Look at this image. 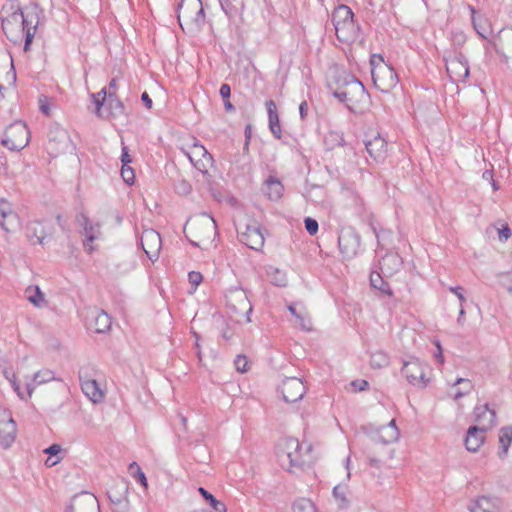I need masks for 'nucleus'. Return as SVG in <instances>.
Listing matches in <instances>:
<instances>
[{"mask_svg": "<svg viewBox=\"0 0 512 512\" xmlns=\"http://www.w3.org/2000/svg\"><path fill=\"white\" fill-rule=\"evenodd\" d=\"M141 245L147 257L151 261L158 259L162 247L160 234L153 229H146L141 235Z\"/></svg>", "mask_w": 512, "mask_h": 512, "instance_id": "nucleus-21", "label": "nucleus"}, {"mask_svg": "<svg viewBox=\"0 0 512 512\" xmlns=\"http://www.w3.org/2000/svg\"><path fill=\"white\" fill-rule=\"evenodd\" d=\"M2 29L11 41L25 37V48L31 43L36 25L29 15H24L19 6L11 4L3 8Z\"/></svg>", "mask_w": 512, "mask_h": 512, "instance_id": "nucleus-2", "label": "nucleus"}, {"mask_svg": "<svg viewBox=\"0 0 512 512\" xmlns=\"http://www.w3.org/2000/svg\"><path fill=\"white\" fill-rule=\"evenodd\" d=\"M239 240L253 250H261L264 246V235L257 224L246 225L244 230L238 229Z\"/></svg>", "mask_w": 512, "mask_h": 512, "instance_id": "nucleus-19", "label": "nucleus"}, {"mask_svg": "<svg viewBox=\"0 0 512 512\" xmlns=\"http://www.w3.org/2000/svg\"><path fill=\"white\" fill-rule=\"evenodd\" d=\"M67 512H99V503L93 494L82 492L72 498Z\"/></svg>", "mask_w": 512, "mask_h": 512, "instance_id": "nucleus-22", "label": "nucleus"}, {"mask_svg": "<svg viewBox=\"0 0 512 512\" xmlns=\"http://www.w3.org/2000/svg\"><path fill=\"white\" fill-rule=\"evenodd\" d=\"M121 176L124 182H126L127 184L132 185L134 183L135 173L134 170L129 165L122 166Z\"/></svg>", "mask_w": 512, "mask_h": 512, "instance_id": "nucleus-50", "label": "nucleus"}, {"mask_svg": "<svg viewBox=\"0 0 512 512\" xmlns=\"http://www.w3.org/2000/svg\"><path fill=\"white\" fill-rule=\"evenodd\" d=\"M85 319L87 328L96 333H104L111 327L110 316L96 307L87 310Z\"/></svg>", "mask_w": 512, "mask_h": 512, "instance_id": "nucleus-18", "label": "nucleus"}, {"mask_svg": "<svg viewBox=\"0 0 512 512\" xmlns=\"http://www.w3.org/2000/svg\"><path fill=\"white\" fill-rule=\"evenodd\" d=\"M0 226L7 233L16 231L20 226L19 216L3 198H0Z\"/></svg>", "mask_w": 512, "mask_h": 512, "instance_id": "nucleus-23", "label": "nucleus"}, {"mask_svg": "<svg viewBox=\"0 0 512 512\" xmlns=\"http://www.w3.org/2000/svg\"><path fill=\"white\" fill-rule=\"evenodd\" d=\"M337 39L344 43L353 42L359 32V26L354 21L352 10L344 5H338L331 16Z\"/></svg>", "mask_w": 512, "mask_h": 512, "instance_id": "nucleus-5", "label": "nucleus"}, {"mask_svg": "<svg viewBox=\"0 0 512 512\" xmlns=\"http://www.w3.org/2000/svg\"><path fill=\"white\" fill-rule=\"evenodd\" d=\"M60 461H61V457L49 455V457L45 461V465L47 467H53L56 464H58Z\"/></svg>", "mask_w": 512, "mask_h": 512, "instance_id": "nucleus-62", "label": "nucleus"}, {"mask_svg": "<svg viewBox=\"0 0 512 512\" xmlns=\"http://www.w3.org/2000/svg\"><path fill=\"white\" fill-rule=\"evenodd\" d=\"M55 380L54 372L49 369H43L34 374L31 380L26 381V399L31 398L37 386Z\"/></svg>", "mask_w": 512, "mask_h": 512, "instance_id": "nucleus-28", "label": "nucleus"}, {"mask_svg": "<svg viewBox=\"0 0 512 512\" xmlns=\"http://www.w3.org/2000/svg\"><path fill=\"white\" fill-rule=\"evenodd\" d=\"M469 512H502L503 504L497 497L481 495L468 505Z\"/></svg>", "mask_w": 512, "mask_h": 512, "instance_id": "nucleus-24", "label": "nucleus"}, {"mask_svg": "<svg viewBox=\"0 0 512 512\" xmlns=\"http://www.w3.org/2000/svg\"><path fill=\"white\" fill-rule=\"evenodd\" d=\"M39 108L41 112L45 115H50L51 113V102L49 98L42 96L39 98Z\"/></svg>", "mask_w": 512, "mask_h": 512, "instance_id": "nucleus-54", "label": "nucleus"}, {"mask_svg": "<svg viewBox=\"0 0 512 512\" xmlns=\"http://www.w3.org/2000/svg\"><path fill=\"white\" fill-rule=\"evenodd\" d=\"M184 153L193 166L202 173L204 177H207L208 170L212 166L213 159L206 148L198 141H195L189 150H184Z\"/></svg>", "mask_w": 512, "mask_h": 512, "instance_id": "nucleus-12", "label": "nucleus"}, {"mask_svg": "<svg viewBox=\"0 0 512 512\" xmlns=\"http://www.w3.org/2000/svg\"><path fill=\"white\" fill-rule=\"evenodd\" d=\"M294 512H317L314 503L306 498H300L293 505Z\"/></svg>", "mask_w": 512, "mask_h": 512, "instance_id": "nucleus-46", "label": "nucleus"}, {"mask_svg": "<svg viewBox=\"0 0 512 512\" xmlns=\"http://www.w3.org/2000/svg\"><path fill=\"white\" fill-rule=\"evenodd\" d=\"M115 490L109 492V498L113 503L119 504L127 497L128 484L121 481L115 485Z\"/></svg>", "mask_w": 512, "mask_h": 512, "instance_id": "nucleus-40", "label": "nucleus"}, {"mask_svg": "<svg viewBox=\"0 0 512 512\" xmlns=\"http://www.w3.org/2000/svg\"><path fill=\"white\" fill-rule=\"evenodd\" d=\"M16 424L11 412L0 406V445L7 449L15 440Z\"/></svg>", "mask_w": 512, "mask_h": 512, "instance_id": "nucleus-15", "label": "nucleus"}, {"mask_svg": "<svg viewBox=\"0 0 512 512\" xmlns=\"http://www.w3.org/2000/svg\"><path fill=\"white\" fill-rule=\"evenodd\" d=\"M25 298L36 308H44L48 302L45 294L37 285H30L24 291Z\"/></svg>", "mask_w": 512, "mask_h": 512, "instance_id": "nucleus-32", "label": "nucleus"}, {"mask_svg": "<svg viewBox=\"0 0 512 512\" xmlns=\"http://www.w3.org/2000/svg\"><path fill=\"white\" fill-rule=\"evenodd\" d=\"M178 21L182 28L184 25L201 27L205 22L201 0H182L179 4Z\"/></svg>", "mask_w": 512, "mask_h": 512, "instance_id": "nucleus-8", "label": "nucleus"}, {"mask_svg": "<svg viewBox=\"0 0 512 512\" xmlns=\"http://www.w3.org/2000/svg\"><path fill=\"white\" fill-rule=\"evenodd\" d=\"M236 370L243 373L247 371L248 360L244 355H238L234 361Z\"/></svg>", "mask_w": 512, "mask_h": 512, "instance_id": "nucleus-51", "label": "nucleus"}, {"mask_svg": "<svg viewBox=\"0 0 512 512\" xmlns=\"http://www.w3.org/2000/svg\"><path fill=\"white\" fill-rule=\"evenodd\" d=\"M107 95H108V92L106 91V88H103L97 94L91 95L92 101L96 105V114L98 116H101V113H100L101 107L103 106Z\"/></svg>", "mask_w": 512, "mask_h": 512, "instance_id": "nucleus-48", "label": "nucleus"}, {"mask_svg": "<svg viewBox=\"0 0 512 512\" xmlns=\"http://www.w3.org/2000/svg\"><path fill=\"white\" fill-rule=\"evenodd\" d=\"M372 80L374 85L382 92H389L398 83V76L394 69L386 64L381 56L371 59Z\"/></svg>", "mask_w": 512, "mask_h": 512, "instance_id": "nucleus-6", "label": "nucleus"}, {"mask_svg": "<svg viewBox=\"0 0 512 512\" xmlns=\"http://www.w3.org/2000/svg\"><path fill=\"white\" fill-rule=\"evenodd\" d=\"M266 274L270 282L276 286L284 287L287 285L286 273L275 266H268Z\"/></svg>", "mask_w": 512, "mask_h": 512, "instance_id": "nucleus-37", "label": "nucleus"}, {"mask_svg": "<svg viewBox=\"0 0 512 512\" xmlns=\"http://www.w3.org/2000/svg\"><path fill=\"white\" fill-rule=\"evenodd\" d=\"M227 305L237 315L245 314L246 322H251L252 305L242 288L231 289L226 295Z\"/></svg>", "mask_w": 512, "mask_h": 512, "instance_id": "nucleus-13", "label": "nucleus"}, {"mask_svg": "<svg viewBox=\"0 0 512 512\" xmlns=\"http://www.w3.org/2000/svg\"><path fill=\"white\" fill-rule=\"evenodd\" d=\"M141 100L143 101L144 105L150 109L152 107V100L149 97L147 92L142 93Z\"/></svg>", "mask_w": 512, "mask_h": 512, "instance_id": "nucleus-63", "label": "nucleus"}, {"mask_svg": "<svg viewBox=\"0 0 512 512\" xmlns=\"http://www.w3.org/2000/svg\"><path fill=\"white\" fill-rule=\"evenodd\" d=\"M485 433L486 431L478 426L469 427L465 438L466 449L473 453L479 451L485 441Z\"/></svg>", "mask_w": 512, "mask_h": 512, "instance_id": "nucleus-27", "label": "nucleus"}, {"mask_svg": "<svg viewBox=\"0 0 512 512\" xmlns=\"http://www.w3.org/2000/svg\"><path fill=\"white\" fill-rule=\"evenodd\" d=\"M500 451L499 456L503 457L507 454L512 443V426L502 427L499 431Z\"/></svg>", "mask_w": 512, "mask_h": 512, "instance_id": "nucleus-36", "label": "nucleus"}, {"mask_svg": "<svg viewBox=\"0 0 512 512\" xmlns=\"http://www.w3.org/2000/svg\"><path fill=\"white\" fill-rule=\"evenodd\" d=\"M221 97L223 99H229L230 95H231V88L228 84L224 83L220 86V91H219Z\"/></svg>", "mask_w": 512, "mask_h": 512, "instance_id": "nucleus-61", "label": "nucleus"}, {"mask_svg": "<svg viewBox=\"0 0 512 512\" xmlns=\"http://www.w3.org/2000/svg\"><path fill=\"white\" fill-rule=\"evenodd\" d=\"M339 249L345 258H353L360 247V237L352 227L343 228L338 237Z\"/></svg>", "mask_w": 512, "mask_h": 512, "instance_id": "nucleus-14", "label": "nucleus"}, {"mask_svg": "<svg viewBox=\"0 0 512 512\" xmlns=\"http://www.w3.org/2000/svg\"><path fill=\"white\" fill-rule=\"evenodd\" d=\"M29 143V130L22 122H15L6 131L2 144L10 150H21Z\"/></svg>", "mask_w": 512, "mask_h": 512, "instance_id": "nucleus-10", "label": "nucleus"}, {"mask_svg": "<svg viewBox=\"0 0 512 512\" xmlns=\"http://www.w3.org/2000/svg\"><path fill=\"white\" fill-rule=\"evenodd\" d=\"M336 73L337 75L333 77L335 83L340 84L341 82L344 87L334 90V97L344 102L351 112H362V104H365L368 100L365 87L358 79L345 71H337Z\"/></svg>", "mask_w": 512, "mask_h": 512, "instance_id": "nucleus-3", "label": "nucleus"}, {"mask_svg": "<svg viewBox=\"0 0 512 512\" xmlns=\"http://www.w3.org/2000/svg\"><path fill=\"white\" fill-rule=\"evenodd\" d=\"M347 491L348 488L346 485L339 484L333 488V497L340 508L347 507L349 504L347 499Z\"/></svg>", "mask_w": 512, "mask_h": 512, "instance_id": "nucleus-42", "label": "nucleus"}, {"mask_svg": "<svg viewBox=\"0 0 512 512\" xmlns=\"http://www.w3.org/2000/svg\"><path fill=\"white\" fill-rule=\"evenodd\" d=\"M401 370L407 381L417 388H425L430 382V367L417 358L405 361Z\"/></svg>", "mask_w": 512, "mask_h": 512, "instance_id": "nucleus-7", "label": "nucleus"}, {"mask_svg": "<svg viewBox=\"0 0 512 512\" xmlns=\"http://www.w3.org/2000/svg\"><path fill=\"white\" fill-rule=\"evenodd\" d=\"M310 449V445L301 444L296 438H284L278 444L277 458L283 469L296 473L308 462Z\"/></svg>", "mask_w": 512, "mask_h": 512, "instance_id": "nucleus-4", "label": "nucleus"}, {"mask_svg": "<svg viewBox=\"0 0 512 512\" xmlns=\"http://www.w3.org/2000/svg\"><path fill=\"white\" fill-rule=\"evenodd\" d=\"M389 362V356L382 350H377L370 356V365L372 368H384L389 365Z\"/></svg>", "mask_w": 512, "mask_h": 512, "instance_id": "nucleus-41", "label": "nucleus"}, {"mask_svg": "<svg viewBox=\"0 0 512 512\" xmlns=\"http://www.w3.org/2000/svg\"><path fill=\"white\" fill-rule=\"evenodd\" d=\"M370 283L374 288L379 289L383 293L391 295V290H390L389 286L384 282L382 276L379 273H377V272L371 273Z\"/></svg>", "mask_w": 512, "mask_h": 512, "instance_id": "nucleus-47", "label": "nucleus"}, {"mask_svg": "<svg viewBox=\"0 0 512 512\" xmlns=\"http://www.w3.org/2000/svg\"><path fill=\"white\" fill-rule=\"evenodd\" d=\"M71 144L70 136L66 129L59 124H52L48 132L47 151L50 155L57 156L65 152Z\"/></svg>", "mask_w": 512, "mask_h": 512, "instance_id": "nucleus-11", "label": "nucleus"}, {"mask_svg": "<svg viewBox=\"0 0 512 512\" xmlns=\"http://www.w3.org/2000/svg\"><path fill=\"white\" fill-rule=\"evenodd\" d=\"M188 279H189L190 284H192L194 286V288H196L202 282L203 278H202V275L200 272L191 271L188 274Z\"/></svg>", "mask_w": 512, "mask_h": 512, "instance_id": "nucleus-57", "label": "nucleus"}, {"mask_svg": "<svg viewBox=\"0 0 512 512\" xmlns=\"http://www.w3.org/2000/svg\"><path fill=\"white\" fill-rule=\"evenodd\" d=\"M305 228L310 235H315L318 232V222L310 217H307L304 221Z\"/></svg>", "mask_w": 512, "mask_h": 512, "instance_id": "nucleus-52", "label": "nucleus"}, {"mask_svg": "<svg viewBox=\"0 0 512 512\" xmlns=\"http://www.w3.org/2000/svg\"><path fill=\"white\" fill-rule=\"evenodd\" d=\"M221 9L228 17H233L235 14V7L229 0H218Z\"/></svg>", "mask_w": 512, "mask_h": 512, "instance_id": "nucleus-53", "label": "nucleus"}, {"mask_svg": "<svg viewBox=\"0 0 512 512\" xmlns=\"http://www.w3.org/2000/svg\"><path fill=\"white\" fill-rule=\"evenodd\" d=\"M83 393L93 402L100 403L104 399V392L94 379H84L80 376Z\"/></svg>", "mask_w": 512, "mask_h": 512, "instance_id": "nucleus-30", "label": "nucleus"}, {"mask_svg": "<svg viewBox=\"0 0 512 512\" xmlns=\"http://www.w3.org/2000/svg\"><path fill=\"white\" fill-rule=\"evenodd\" d=\"M446 70L450 79L455 83L465 82L469 76L468 61L460 53L446 60Z\"/></svg>", "mask_w": 512, "mask_h": 512, "instance_id": "nucleus-16", "label": "nucleus"}, {"mask_svg": "<svg viewBox=\"0 0 512 512\" xmlns=\"http://www.w3.org/2000/svg\"><path fill=\"white\" fill-rule=\"evenodd\" d=\"M26 235L33 244H43L45 231L42 222H30L26 228Z\"/></svg>", "mask_w": 512, "mask_h": 512, "instance_id": "nucleus-33", "label": "nucleus"}, {"mask_svg": "<svg viewBox=\"0 0 512 512\" xmlns=\"http://www.w3.org/2000/svg\"><path fill=\"white\" fill-rule=\"evenodd\" d=\"M281 393L286 402L294 403L303 398L306 387L303 381L297 377H288L282 381Z\"/></svg>", "mask_w": 512, "mask_h": 512, "instance_id": "nucleus-17", "label": "nucleus"}, {"mask_svg": "<svg viewBox=\"0 0 512 512\" xmlns=\"http://www.w3.org/2000/svg\"><path fill=\"white\" fill-rule=\"evenodd\" d=\"M492 228H495L497 230L498 239L500 242L504 243L506 242L511 236L512 231L508 224H501L500 227H496L495 225L491 226Z\"/></svg>", "mask_w": 512, "mask_h": 512, "instance_id": "nucleus-49", "label": "nucleus"}, {"mask_svg": "<svg viewBox=\"0 0 512 512\" xmlns=\"http://www.w3.org/2000/svg\"><path fill=\"white\" fill-rule=\"evenodd\" d=\"M399 436L400 432L394 419L387 425L381 426L372 435V443L365 448V454L371 467L377 469L386 467L387 461L394 457V449L387 445L396 442Z\"/></svg>", "mask_w": 512, "mask_h": 512, "instance_id": "nucleus-1", "label": "nucleus"}, {"mask_svg": "<svg viewBox=\"0 0 512 512\" xmlns=\"http://www.w3.org/2000/svg\"><path fill=\"white\" fill-rule=\"evenodd\" d=\"M352 200L354 202V211H353V213L355 215H358V216L362 215L363 212H364L363 200L359 196H357V195H353Z\"/></svg>", "mask_w": 512, "mask_h": 512, "instance_id": "nucleus-55", "label": "nucleus"}, {"mask_svg": "<svg viewBox=\"0 0 512 512\" xmlns=\"http://www.w3.org/2000/svg\"><path fill=\"white\" fill-rule=\"evenodd\" d=\"M449 291L451 293H453L454 295H456V297L459 299V302H460V306H462L464 304V302L466 301V298L464 296V290L461 286H451L449 287Z\"/></svg>", "mask_w": 512, "mask_h": 512, "instance_id": "nucleus-56", "label": "nucleus"}, {"mask_svg": "<svg viewBox=\"0 0 512 512\" xmlns=\"http://www.w3.org/2000/svg\"><path fill=\"white\" fill-rule=\"evenodd\" d=\"M474 414L480 429L487 431L494 426L496 413L494 410L490 409L487 404L476 406Z\"/></svg>", "mask_w": 512, "mask_h": 512, "instance_id": "nucleus-26", "label": "nucleus"}, {"mask_svg": "<svg viewBox=\"0 0 512 512\" xmlns=\"http://www.w3.org/2000/svg\"><path fill=\"white\" fill-rule=\"evenodd\" d=\"M288 310L295 317V325L303 330L311 329V321L304 311H297L294 305H289Z\"/></svg>", "mask_w": 512, "mask_h": 512, "instance_id": "nucleus-38", "label": "nucleus"}, {"mask_svg": "<svg viewBox=\"0 0 512 512\" xmlns=\"http://www.w3.org/2000/svg\"><path fill=\"white\" fill-rule=\"evenodd\" d=\"M121 162L122 166L129 165L132 162L131 156L126 146H122Z\"/></svg>", "mask_w": 512, "mask_h": 512, "instance_id": "nucleus-59", "label": "nucleus"}, {"mask_svg": "<svg viewBox=\"0 0 512 512\" xmlns=\"http://www.w3.org/2000/svg\"><path fill=\"white\" fill-rule=\"evenodd\" d=\"M379 265L384 276H392L400 270L402 266V259L396 253H387L382 257Z\"/></svg>", "mask_w": 512, "mask_h": 512, "instance_id": "nucleus-29", "label": "nucleus"}, {"mask_svg": "<svg viewBox=\"0 0 512 512\" xmlns=\"http://www.w3.org/2000/svg\"><path fill=\"white\" fill-rule=\"evenodd\" d=\"M299 112L302 119H304L308 112V104L306 101H303L299 106Z\"/></svg>", "mask_w": 512, "mask_h": 512, "instance_id": "nucleus-64", "label": "nucleus"}, {"mask_svg": "<svg viewBox=\"0 0 512 512\" xmlns=\"http://www.w3.org/2000/svg\"><path fill=\"white\" fill-rule=\"evenodd\" d=\"M62 451V448L59 444H53L44 450V453L49 454L51 456H58V454Z\"/></svg>", "mask_w": 512, "mask_h": 512, "instance_id": "nucleus-60", "label": "nucleus"}, {"mask_svg": "<svg viewBox=\"0 0 512 512\" xmlns=\"http://www.w3.org/2000/svg\"><path fill=\"white\" fill-rule=\"evenodd\" d=\"M199 492L209 502L210 506L216 512H226L227 511L226 505L223 502L217 500L211 493H209L203 487L199 488Z\"/></svg>", "mask_w": 512, "mask_h": 512, "instance_id": "nucleus-43", "label": "nucleus"}, {"mask_svg": "<svg viewBox=\"0 0 512 512\" xmlns=\"http://www.w3.org/2000/svg\"><path fill=\"white\" fill-rule=\"evenodd\" d=\"M3 375L10 382L13 390L17 393L18 397L22 400H26L25 393L21 390L20 385L17 382L15 374L8 368H4Z\"/></svg>", "mask_w": 512, "mask_h": 512, "instance_id": "nucleus-45", "label": "nucleus"}, {"mask_svg": "<svg viewBox=\"0 0 512 512\" xmlns=\"http://www.w3.org/2000/svg\"><path fill=\"white\" fill-rule=\"evenodd\" d=\"M266 108L268 113L269 129L277 139H280L282 130L275 102L273 100H268L266 102Z\"/></svg>", "mask_w": 512, "mask_h": 512, "instance_id": "nucleus-31", "label": "nucleus"}, {"mask_svg": "<svg viewBox=\"0 0 512 512\" xmlns=\"http://www.w3.org/2000/svg\"><path fill=\"white\" fill-rule=\"evenodd\" d=\"M108 106L111 117L113 118H117L125 114L123 103L112 92H108Z\"/></svg>", "mask_w": 512, "mask_h": 512, "instance_id": "nucleus-39", "label": "nucleus"}, {"mask_svg": "<svg viewBox=\"0 0 512 512\" xmlns=\"http://www.w3.org/2000/svg\"><path fill=\"white\" fill-rule=\"evenodd\" d=\"M434 344L437 348L436 352L434 353V358L440 363V364H443L444 363V356H443V351H442V347H441V344L438 340H435L434 341Z\"/></svg>", "mask_w": 512, "mask_h": 512, "instance_id": "nucleus-58", "label": "nucleus"}, {"mask_svg": "<svg viewBox=\"0 0 512 512\" xmlns=\"http://www.w3.org/2000/svg\"><path fill=\"white\" fill-rule=\"evenodd\" d=\"M128 471L130 473V475L135 479L137 480L138 482H140V484L145 488L147 489L148 487V483H147V479H146V476L144 474V472L142 471L141 467L139 466V464L137 462H132L129 467H128Z\"/></svg>", "mask_w": 512, "mask_h": 512, "instance_id": "nucleus-44", "label": "nucleus"}, {"mask_svg": "<svg viewBox=\"0 0 512 512\" xmlns=\"http://www.w3.org/2000/svg\"><path fill=\"white\" fill-rule=\"evenodd\" d=\"M264 190L269 199L278 200L282 197L284 188L282 183L278 179L274 177H269L266 180Z\"/></svg>", "mask_w": 512, "mask_h": 512, "instance_id": "nucleus-35", "label": "nucleus"}, {"mask_svg": "<svg viewBox=\"0 0 512 512\" xmlns=\"http://www.w3.org/2000/svg\"><path fill=\"white\" fill-rule=\"evenodd\" d=\"M187 224L193 228H200L202 230L197 241L191 240V243L195 246L206 248L216 237V222L207 214H203L192 222H187Z\"/></svg>", "mask_w": 512, "mask_h": 512, "instance_id": "nucleus-9", "label": "nucleus"}, {"mask_svg": "<svg viewBox=\"0 0 512 512\" xmlns=\"http://www.w3.org/2000/svg\"><path fill=\"white\" fill-rule=\"evenodd\" d=\"M365 147L368 154L374 160L382 161L385 159L387 153V142L379 133L374 135L371 139L365 140Z\"/></svg>", "mask_w": 512, "mask_h": 512, "instance_id": "nucleus-25", "label": "nucleus"}, {"mask_svg": "<svg viewBox=\"0 0 512 512\" xmlns=\"http://www.w3.org/2000/svg\"><path fill=\"white\" fill-rule=\"evenodd\" d=\"M450 386L452 388L459 386V388H457L451 395L454 400H459L462 397L469 395L474 387L471 380L461 377L457 378L453 383L450 384Z\"/></svg>", "mask_w": 512, "mask_h": 512, "instance_id": "nucleus-34", "label": "nucleus"}, {"mask_svg": "<svg viewBox=\"0 0 512 512\" xmlns=\"http://www.w3.org/2000/svg\"><path fill=\"white\" fill-rule=\"evenodd\" d=\"M82 226L83 245L87 252H93L96 247L93 245L94 241L101 238V229L99 223L91 222L86 216H81L79 219Z\"/></svg>", "mask_w": 512, "mask_h": 512, "instance_id": "nucleus-20", "label": "nucleus"}]
</instances>
